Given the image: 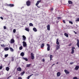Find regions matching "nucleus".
Listing matches in <instances>:
<instances>
[{
    "mask_svg": "<svg viewBox=\"0 0 79 79\" xmlns=\"http://www.w3.org/2000/svg\"><path fill=\"white\" fill-rule=\"evenodd\" d=\"M41 2V0H40V1H38L35 4V6H37V7L38 8H40V6H38V5H39V4Z\"/></svg>",
    "mask_w": 79,
    "mask_h": 79,
    "instance_id": "f257e3e1",
    "label": "nucleus"
},
{
    "mask_svg": "<svg viewBox=\"0 0 79 79\" xmlns=\"http://www.w3.org/2000/svg\"><path fill=\"white\" fill-rule=\"evenodd\" d=\"M26 4L27 6H30V5H31V2H30L29 1H27L26 2Z\"/></svg>",
    "mask_w": 79,
    "mask_h": 79,
    "instance_id": "f03ea898",
    "label": "nucleus"
},
{
    "mask_svg": "<svg viewBox=\"0 0 79 79\" xmlns=\"http://www.w3.org/2000/svg\"><path fill=\"white\" fill-rule=\"evenodd\" d=\"M74 49H75V47H72V52H71V54H73L74 53Z\"/></svg>",
    "mask_w": 79,
    "mask_h": 79,
    "instance_id": "7ed1b4c3",
    "label": "nucleus"
},
{
    "mask_svg": "<svg viewBox=\"0 0 79 79\" xmlns=\"http://www.w3.org/2000/svg\"><path fill=\"white\" fill-rule=\"evenodd\" d=\"M47 46H48L47 50L48 51H49L50 49V44H47Z\"/></svg>",
    "mask_w": 79,
    "mask_h": 79,
    "instance_id": "20e7f679",
    "label": "nucleus"
},
{
    "mask_svg": "<svg viewBox=\"0 0 79 79\" xmlns=\"http://www.w3.org/2000/svg\"><path fill=\"white\" fill-rule=\"evenodd\" d=\"M60 48V45H56V50H59Z\"/></svg>",
    "mask_w": 79,
    "mask_h": 79,
    "instance_id": "39448f33",
    "label": "nucleus"
},
{
    "mask_svg": "<svg viewBox=\"0 0 79 79\" xmlns=\"http://www.w3.org/2000/svg\"><path fill=\"white\" fill-rule=\"evenodd\" d=\"M23 47H26L27 46V44H26V43L25 42V41H24L23 42Z\"/></svg>",
    "mask_w": 79,
    "mask_h": 79,
    "instance_id": "423d86ee",
    "label": "nucleus"
},
{
    "mask_svg": "<svg viewBox=\"0 0 79 79\" xmlns=\"http://www.w3.org/2000/svg\"><path fill=\"white\" fill-rule=\"evenodd\" d=\"M31 58L32 60H34V56L33 53H31Z\"/></svg>",
    "mask_w": 79,
    "mask_h": 79,
    "instance_id": "0eeeda50",
    "label": "nucleus"
},
{
    "mask_svg": "<svg viewBox=\"0 0 79 79\" xmlns=\"http://www.w3.org/2000/svg\"><path fill=\"white\" fill-rule=\"evenodd\" d=\"M47 29L48 31L50 30V25H48L47 26Z\"/></svg>",
    "mask_w": 79,
    "mask_h": 79,
    "instance_id": "6e6552de",
    "label": "nucleus"
},
{
    "mask_svg": "<svg viewBox=\"0 0 79 79\" xmlns=\"http://www.w3.org/2000/svg\"><path fill=\"white\" fill-rule=\"evenodd\" d=\"M15 40H14L13 39H12L10 40V44H13L14 43H15Z\"/></svg>",
    "mask_w": 79,
    "mask_h": 79,
    "instance_id": "1a4fd4ad",
    "label": "nucleus"
},
{
    "mask_svg": "<svg viewBox=\"0 0 79 79\" xmlns=\"http://www.w3.org/2000/svg\"><path fill=\"white\" fill-rule=\"evenodd\" d=\"M17 71H21L22 69L21 68L19 67L17 68Z\"/></svg>",
    "mask_w": 79,
    "mask_h": 79,
    "instance_id": "9d476101",
    "label": "nucleus"
},
{
    "mask_svg": "<svg viewBox=\"0 0 79 79\" xmlns=\"http://www.w3.org/2000/svg\"><path fill=\"white\" fill-rule=\"evenodd\" d=\"M59 39L58 38H57L56 39V44H57V45H59L60 44V42H59Z\"/></svg>",
    "mask_w": 79,
    "mask_h": 79,
    "instance_id": "9b49d317",
    "label": "nucleus"
},
{
    "mask_svg": "<svg viewBox=\"0 0 79 79\" xmlns=\"http://www.w3.org/2000/svg\"><path fill=\"white\" fill-rule=\"evenodd\" d=\"M64 72H65L66 74H69V72L66 70V69L64 70Z\"/></svg>",
    "mask_w": 79,
    "mask_h": 79,
    "instance_id": "f8f14e48",
    "label": "nucleus"
},
{
    "mask_svg": "<svg viewBox=\"0 0 79 79\" xmlns=\"http://www.w3.org/2000/svg\"><path fill=\"white\" fill-rule=\"evenodd\" d=\"M77 46L79 48V40L78 39H77Z\"/></svg>",
    "mask_w": 79,
    "mask_h": 79,
    "instance_id": "ddd939ff",
    "label": "nucleus"
},
{
    "mask_svg": "<svg viewBox=\"0 0 79 79\" xmlns=\"http://www.w3.org/2000/svg\"><path fill=\"white\" fill-rule=\"evenodd\" d=\"M8 6H9L10 7H13V6H15V5H14L13 4H10L9 5H8Z\"/></svg>",
    "mask_w": 79,
    "mask_h": 79,
    "instance_id": "4468645a",
    "label": "nucleus"
},
{
    "mask_svg": "<svg viewBox=\"0 0 79 79\" xmlns=\"http://www.w3.org/2000/svg\"><path fill=\"white\" fill-rule=\"evenodd\" d=\"M61 75V73L60 72H57V77H59L60 76V75Z\"/></svg>",
    "mask_w": 79,
    "mask_h": 79,
    "instance_id": "2eb2a0df",
    "label": "nucleus"
},
{
    "mask_svg": "<svg viewBox=\"0 0 79 79\" xmlns=\"http://www.w3.org/2000/svg\"><path fill=\"white\" fill-rule=\"evenodd\" d=\"M68 3L70 5H73V2H72V1H68Z\"/></svg>",
    "mask_w": 79,
    "mask_h": 79,
    "instance_id": "dca6fc26",
    "label": "nucleus"
},
{
    "mask_svg": "<svg viewBox=\"0 0 79 79\" xmlns=\"http://www.w3.org/2000/svg\"><path fill=\"white\" fill-rule=\"evenodd\" d=\"M23 40H24V41H25L26 40V36L23 35Z\"/></svg>",
    "mask_w": 79,
    "mask_h": 79,
    "instance_id": "f3484780",
    "label": "nucleus"
},
{
    "mask_svg": "<svg viewBox=\"0 0 79 79\" xmlns=\"http://www.w3.org/2000/svg\"><path fill=\"white\" fill-rule=\"evenodd\" d=\"M9 49H10V51H11V52H13L14 51V50L12 48L10 47L9 48Z\"/></svg>",
    "mask_w": 79,
    "mask_h": 79,
    "instance_id": "a211bd4d",
    "label": "nucleus"
},
{
    "mask_svg": "<svg viewBox=\"0 0 79 79\" xmlns=\"http://www.w3.org/2000/svg\"><path fill=\"white\" fill-rule=\"evenodd\" d=\"M45 46V44H42L41 45V48H44V47Z\"/></svg>",
    "mask_w": 79,
    "mask_h": 79,
    "instance_id": "6ab92c4d",
    "label": "nucleus"
},
{
    "mask_svg": "<svg viewBox=\"0 0 79 79\" xmlns=\"http://www.w3.org/2000/svg\"><path fill=\"white\" fill-rule=\"evenodd\" d=\"M49 57L50 58V61H52V58H53V56L52 55H50Z\"/></svg>",
    "mask_w": 79,
    "mask_h": 79,
    "instance_id": "aec40b11",
    "label": "nucleus"
},
{
    "mask_svg": "<svg viewBox=\"0 0 79 79\" xmlns=\"http://www.w3.org/2000/svg\"><path fill=\"white\" fill-rule=\"evenodd\" d=\"M64 35H65V36L66 37H69V35H68V34L67 33H64Z\"/></svg>",
    "mask_w": 79,
    "mask_h": 79,
    "instance_id": "412c9836",
    "label": "nucleus"
},
{
    "mask_svg": "<svg viewBox=\"0 0 79 79\" xmlns=\"http://www.w3.org/2000/svg\"><path fill=\"white\" fill-rule=\"evenodd\" d=\"M79 68V66H76L75 68V70H77Z\"/></svg>",
    "mask_w": 79,
    "mask_h": 79,
    "instance_id": "4be33fe9",
    "label": "nucleus"
},
{
    "mask_svg": "<svg viewBox=\"0 0 79 79\" xmlns=\"http://www.w3.org/2000/svg\"><path fill=\"white\" fill-rule=\"evenodd\" d=\"M24 56V53L23 52H22L20 53V56Z\"/></svg>",
    "mask_w": 79,
    "mask_h": 79,
    "instance_id": "5701e85b",
    "label": "nucleus"
},
{
    "mask_svg": "<svg viewBox=\"0 0 79 79\" xmlns=\"http://www.w3.org/2000/svg\"><path fill=\"white\" fill-rule=\"evenodd\" d=\"M23 60H25L26 61H28V59L26 58L23 57Z\"/></svg>",
    "mask_w": 79,
    "mask_h": 79,
    "instance_id": "b1692460",
    "label": "nucleus"
},
{
    "mask_svg": "<svg viewBox=\"0 0 79 79\" xmlns=\"http://www.w3.org/2000/svg\"><path fill=\"white\" fill-rule=\"evenodd\" d=\"M9 50V48L7 47L4 48V50L5 51H7Z\"/></svg>",
    "mask_w": 79,
    "mask_h": 79,
    "instance_id": "393cba45",
    "label": "nucleus"
},
{
    "mask_svg": "<svg viewBox=\"0 0 79 79\" xmlns=\"http://www.w3.org/2000/svg\"><path fill=\"white\" fill-rule=\"evenodd\" d=\"M33 30L34 31V32H37V29L36 28L34 27L33 28Z\"/></svg>",
    "mask_w": 79,
    "mask_h": 79,
    "instance_id": "a878e982",
    "label": "nucleus"
},
{
    "mask_svg": "<svg viewBox=\"0 0 79 79\" xmlns=\"http://www.w3.org/2000/svg\"><path fill=\"white\" fill-rule=\"evenodd\" d=\"M25 30L28 32L29 31V29L28 28H26L25 29Z\"/></svg>",
    "mask_w": 79,
    "mask_h": 79,
    "instance_id": "bb28decb",
    "label": "nucleus"
},
{
    "mask_svg": "<svg viewBox=\"0 0 79 79\" xmlns=\"http://www.w3.org/2000/svg\"><path fill=\"white\" fill-rule=\"evenodd\" d=\"M9 69H10V68L8 67H6V70L7 71H9Z\"/></svg>",
    "mask_w": 79,
    "mask_h": 79,
    "instance_id": "cd10ccee",
    "label": "nucleus"
},
{
    "mask_svg": "<svg viewBox=\"0 0 79 79\" xmlns=\"http://www.w3.org/2000/svg\"><path fill=\"white\" fill-rule=\"evenodd\" d=\"M24 73H25V72L24 71L20 73L21 75L23 76V75L24 74Z\"/></svg>",
    "mask_w": 79,
    "mask_h": 79,
    "instance_id": "c85d7f7f",
    "label": "nucleus"
},
{
    "mask_svg": "<svg viewBox=\"0 0 79 79\" xmlns=\"http://www.w3.org/2000/svg\"><path fill=\"white\" fill-rule=\"evenodd\" d=\"M31 64H27V68H29V67H30V66H31Z\"/></svg>",
    "mask_w": 79,
    "mask_h": 79,
    "instance_id": "c756f323",
    "label": "nucleus"
},
{
    "mask_svg": "<svg viewBox=\"0 0 79 79\" xmlns=\"http://www.w3.org/2000/svg\"><path fill=\"white\" fill-rule=\"evenodd\" d=\"M22 49H23V47H22V46L20 47L19 48V50H22Z\"/></svg>",
    "mask_w": 79,
    "mask_h": 79,
    "instance_id": "7c9ffc66",
    "label": "nucleus"
},
{
    "mask_svg": "<svg viewBox=\"0 0 79 79\" xmlns=\"http://www.w3.org/2000/svg\"><path fill=\"white\" fill-rule=\"evenodd\" d=\"M30 26H33V24L32 23H29Z\"/></svg>",
    "mask_w": 79,
    "mask_h": 79,
    "instance_id": "2f4dec72",
    "label": "nucleus"
},
{
    "mask_svg": "<svg viewBox=\"0 0 79 79\" xmlns=\"http://www.w3.org/2000/svg\"><path fill=\"white\" fill-rule=\"evenodd\" d=\"M69 23H70V24H73V22L71 21H69Z\"/></svg>",
    "mask_w": 79,
    "mask_h": 79,
    "instance_id": "473e14b6",
    "label": "nucleus"
},
{
    "mask_svg": "<svg viewBox=\"0 0 79 79\" xmlns=\"http://www.w3.org/2000/svg\"><path fill=\"white\" fill-rule=\"evenodd\" d=\"M1 46L2 47H5V46L4 45V44H1Z\"/></svg>",
    "mask_w": 79,
    "mask_h": 79,
    "instance_id": "72a5a7b5",
    "label": "nucleus"
},
{
    "mask_svg": "<svg viewBox=\"0 0 79 79\" xmlns=\"http://www.w3.org/2000/svg\"><path fill=\"white\" fill-rule=\"evenodd\" d=\"M8 56V54H6L5 55V58H6Z\"/></svg>",
    "mask_w": 79,
    "mask_h": 79,
    "instance_id": "f704fd0d",
    "label": "nucleus"
},
{
    "mask_svg": "<svg viewBox=\"0 0 79 79\" xmlns=\"http://www.w3.org/2000/svg\"><path fill=\"white\" fill-rule=\"evenodd\" d=\"M13 32L14 33H15L16 32V29H14L13 30Z\"/></svg>",
    "mask_w": 79,
    "mask_h": 79,
    "instance_id": "c9c22d12",
    "label": "nucleus"
},
{
    "mask_svg": "<svg viewBox=\"0 0 79 79\" xmlns=\"http://www.w3.org/2000/svg\"><path fill=\"white\" fill-rule=\"evenodd\" d=\"M73 79H77V77H73Z\"/></svg>",
    "mask_w": 79,
    "mask_h": 79,
    "instance_id": "e433bc0d",
    "label": "nucleus"
},
{
    "mask_svg": "<svg viewBox=\"0 0 79 79\" xmlns=\"http://www.w3.org/2000/svg\"><path fill=\"white\" fill-rule=\"evenodd\" d=\"M50 11H53V8H51L50 10Z\"/></svg>",
    "mask_w": 79,
    "mask_h": 79,
    "instance_id": "4c0bfd02",
    "label": "nucleus"
},
{
    "mask_svg": "<svg viewBox=\"0 0 79 79\" xmlns=\"http://www.w3.org/2000/svg\"><path fill=\"white\" fill-rule=\"evenodd\" d=\"M18 79H23V78H22L21 77H18Z\"/></svg>",
    "mask_w": 79,
    "mask_h": 79,
    "instance_id": "58836bf2",
    "label": "nucleus"
},
{
    "mask_svg": "<svg viewBox=\"0 0 79 79\" xmlns=\"http://www.w3.org/2000/svg\"><path fill=\"white\" fill-rule=\"evenodd\" d=\"M57 19H61V17H57Z\"/></svg>",
    "mask_w": 79,
    "mask_h": 79,
    "instance_id": "ea45409f",
    "label": "nucleus"
},
{
    "mask_svg": "<svg viewBox=\"0 0 79 79\" xmlns=\"http://www.w3.org/2000/svg\"><path fill=\"white\" fill-rule=\"evenodd\" d=\"M71 45H72V43H70L69 45V47H70V46H71Z\"/></svg>",
    "mask_w": 79,
    "mask_h": 79,
    "instance_id": "a19ab883",
    "label": "nucleus"
},
{
    "mask_svg": "<svg viewBox=\"0 0 79 79\" xmlns=\"http://www.w3.org/2000/svg\"><path fill=\"white\" fill-rule=\"evenodd\" d=\"M4 29H6V27L5 26H4Z\"/></svg>",
    "mask_w": 79,
    "mask_h": 79,
    "instance_id": "79ce46f5",
    "label": "nucleus"
},
{
    "mask_svg": "<svg viewBox=\"0 0 79 79\" xmlns=\"http://www.w3.org/2000/svg\"><path fill=\"white\" fill-rule=\"evenodd\" d=\"M76 21H79V18L77 19L76 20Z\"/></svg>",
    "mask_w": 79,
    "mask_h": 79,
    "instance_id": "37998d69",
    "label": "nucleus"
},
{
    "mask_svg": "<svg viewBox=\"0 0 79 79\" xmlns=\"http://www.w3.org/2000/svg\"><path fill=\"white\" fill-rule=\"evenodd\" d=\"M11 76H9V77H8L7 78V79H8L10 78V77H11Z\"/></svg>",
    "mask_w": 79,
    "mask_h": 79,
    "instance_id": "c03bdc74",
    "label": "nucleus"
},
{
    "mask_svg": "<svg viewBox=\"0 0 79 79\" xmlns=\"http://www.w3.org/2000/svg\"><path fill=\"white\" fill-rule=\"evenodd\" d=\"M73 32H74L75 34H77V32H76L75 31H73Z\"/></svg>",
    "mask_w": 79,
    "mask_h": 79,
    "instance_id": "a18cd8bd",
    "label": "nucleus"
},
{
    "mask_svg": "<svg viewBox=\"0 0 79 79\" xmlns=\"http://www.w3.org/2000/svg\"><path fill=\"white\" fill-rule=\"evenodd\" d=\"M63 22L64 23H66V22H65V20H63Z\"/></svg>",
    "mask_w": 79,
    "mask_h": 79,
    "instance_id": "49530a36",
    "label": "nucleus"
},
{
    "mask_svg": "<svg viewBox=\"0 0 79 79\" xmlns=\"http://www.w3.org/2000/svg\"><path fill=\"white\" fill-rule=\"evenodd\" d=\"M0 18L1 19H3V18L2 17H1Z\"/></svg>",
    "mask_w": 79,
    "mask_h": 79,
    "instance_id": "de8ad7c7",
    "label": "nucleus"
},
{
    "mask_svg": "<svg viewBox=\"0 0 79 79\" xmlns=\"http://www.w3.org/2000/svg\"><path fill=\"white\" fill-rule=\"evenodd\" d=\"M12 61H14V59L13 58H12L11 60Z\"/></svg>",
    "mask_w": 79,
    "mask_h": 79,
    "instance_id": "09e8293b",
    "label": "nucleus"
},
{
    "mask_svg": "<svg viewBox=\"0 0 79 79\" xmlns=\"http://www.w3.org/2000/svg\"><path fill=\"white\" fill-rule=\"evenodd\" d=\"M29 78H30V76H28L27 77V79H29Z\"/></svg>",
    "mask_w": 79,
    "mask_h": 79,
    "instance_id": "8fccbe9b",
    "label": "nucleus"
},
{
    "mask_svg": "<svg viewBox=\"0 0 79 79\" xmlns=\"http://www.w3.org/2000/svg\"><path fill=\"white\" fill-rule=\"evenodd\" d=\"M73 63H73V62H71V63H70V64H73Z\"/></svg>",
    "mask_w": 79,
    "mask_h": 79,
    "instance_id": "3c124183",
    "label": "nucleus"
},
{
    "mask_svg": "<svg viewBox=\"0 0 79 79\" xmlns=\"http://www.w3.org/2000/svg\"><path fill=\"white\" fill-rule=\"evenodd\" d=\"M2 69V66H1L0 67V69Z\"/></svg>",
    "mask_w": 79,
    "mask_h": 79,
    "instance_id": "603ef678",
    "label": "nucleus"
},
{
    "mask_svg": "<svg viewBox=\"0 0 79 79\" xmlns=\"http://www.w3.org/2000/svg\"><path fill=\"white\" fill-rule=\"evenodd\" d=\"M33 76V74L30 75L29 76H30V77H31V76Z\"/></svg>",
    "mask_w": 79,
    "mask_h": 79,
    "instance_id": "864d4df0",
    "label": "nucleus"
},
{
    "mask_svg": "<svg viewBox=\"0 0 79 79\" xmlns=\"http://www.w3.org/2000/svg\"><path fill=\"white\" fill-rule=\"evenodd\" d=\"M43 62H44L45 61V60L43 59Z\"/></svg>",
    "mask_w": 79,
    "mask_h": 79,
    "instance_id": "5fc2aeb1",
    "label": "nucleus"
},
{
    "mask_svg": "<svg viewBox=\"0 0 79 79\" xmlns=\"http://www.w3.org/2000/svg\"><path fill=\"white\" fill-rule=\"evenodd\" d=\"M55 64H53L52 65V66H53V65H55Z\"/></svg>",
    "mask_w": 79,
    "mask_h": 79,
    "instance_id": "6e6d98bb",
    "label": "nucleus"
},
{
    "mask_svg": "<svg viewBox=\"0 0 79 79\" xmlns=\"http://www.w3.org/2000/svg\"><path fill=\"white\" fill-rule=\"evenodd\" d=\"M56 64H58V62H57L56 63Z\"/></svg>",
    "mask_w": 79,
    "mask_h": 79,
    "instance_id": "4d7b16f0",
    "label": "nucleus"
}]
</instances>
